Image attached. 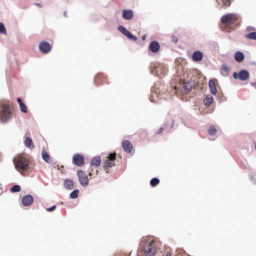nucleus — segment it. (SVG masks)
<instances>
[{"mask_svg": "<svg viewBox=\"0 0 256 256\" xmlns=\"http://www.w3.org/2000/svg\"><path fill=\"white\" fill-rule=\"evenodd\" d=\"M240 16L236 14H227L224 15L220 20V28L224 32H230L235 30L240 25Z\"/></svg>", "mask_w": 256, "mask_h": 256, "instance_id": "f257e3e1", "label": "nucleus"}, {"mask_svg": "<svg viewBox=\"0 0 256 256\" xmlns=\"http://www.w3.org/2000/svg\"><path fill=\"white\" fill-rule=\"evenodd\" d=\"M158 244V242L154 240H152L150 242H145L142 248H140L138 251V256H154L157 250Z\"/></svg>", "mask_w": 256, "mask_h": 256, "instance_id": "f03ea898", "label": "nucleus"}, {"mask_svg": "<svg viewBox=\"0 0 256 256\" xmlns=\"http://www.w3.org/2000/svg\"><path fill=\"white\" fill-rule=\"evenodd\" d=\"M16 168L18 171H25L28 169L30 160L25 156L18 154L14 158Z\"/></svg>", "mask_w": 256, "mask_h": 256, "instance_id": "7ed1b4c3", "label": "nucleus"}, {"mask_svg": "<svg viewBox=\"0 0 256 256\" xmlns=\"http://www.w3.org/2000/svg\"><path fill=\"white\" fill-rule=\"evenodd\" d=\"M2 114L0 118L1 120L6 122L12 116V109L10 105L4 104L2 105Z\"/></svg>", "mask_w": 256, "mask_h": 256, "instance_id": "20e7f679", "label": "nucleus"}, {"mask_svg": "<svg viewBox=\"0 0 256 256\" xmlns=\"http://www.w3.org/2000/svg\"><path fill=\"white\" fill-rule=\"evenodd\" d=\"M116 154L112 152L109 154L107 158L104 162V170H106L109 168L112 167L115 164Z\"/></svg>", "mask_w": 256, "mask_h": 256, "instance_id": "39448f33", "label": "nucleus"}, {"mask_svg": "<svg viewBox=\"0 0 256 256\" xmlns=\"http://www.w3.org/2000/svg\"><path fill=\"white\" fill-rule=\"evenodd\" d=\"M77 176L79 182L82 186L86 187L88 184L89 180L84 171L78 170Z\"/></svg>", "mask_w": 256, "mask_h": 256, "instance_id": "423d86ee", "label": "nucleus"}, {"mask_svg": "<svg viewBox=\"0 0 256 256\" xmlns=\"http://www.w3.org/2000/svg\"><path fill=\"white\" fill-rule=\"evenodd\" d=\"M174 88L178 90V91H180L181 93L184 94L190 91L192 89V86L188 82H183L182 83L179 84L178 86H174Z\"/></svg>", "mask_w": 256, "mask_h": 256, "instance_id": "0eeeda50", "label": "nucleus"}, {"mask_svg": "<svg viewBox=\"0 0 256 256\" xmlns=\"http://www.w3.org/2000/svg\"><path fill=\"white\" fill-rule=\"evenodd\" d=\"M72 162L78 166H82L84 164V157L82 154H76L73 156Z\"/></svg>", "mask_w": 256, "mask_h": 256, "instance_id": "6e6552de", "label": "nucleus"}, {"mask_svg": "<svg viewBox=\"0 0 256 256\" xmlns=\"http://www.w3.org/2000/svg\"><path fill=\"white\" fill-rule=\"evenodd\" d=\"M39 48L44 54L48 53L51 50L50 44L46 41L42 42L40 44Z\"/></svg>", "mask_w": 256, "mask_h": 256, "instance_id": "1a4fd4ad", "label": "nucleus"}, {"mask_svg": "<svg viewBox=\"0 0 256 256\" xmlns=\"http://www.w3.org/2000/svg\"><path fill=\"white\" fill-rule=\"evenodd\" d=\"M106 81V77L103 74H98L94 78V82L96 86L104 84Z\"/></svg>", "mask_w": 256, "mask_h": 256, "instance_id": "9d476101", "label": "nucleus"}, {"mask_svg": "<svg viewBox=\"0 0 256 256\" xmlns=\"http://www.w3.org/2000/svg\"><path fill=\"white\" fill-rule=\"evenodd\" d=\"M122 148L126 152L130 153L133 150V146L132 143L128 140H125L122 142Z\"/></svg>", "mask_w": 256, "mask_h": 256, "instance_id": "9b49d317", "label": "nucleus"}, {"mask_svg": "<svg viewBox=\"0 0 256 256\" xmlns=\"http://www.w3.org/2000/svg\"><path fill=\"white\" fill-rule=\"evenodd\" d=\"M22 201L24 206H30L34 201L33 197L31 195L25 196L22 198Z\"/></svg>", "mask_w": 256, "mask_h": 256, "instance_id": "f8f14e48", "label": "nucleus"}, {"mask_svg": "<svg viewBox=\"0 0 256 256\" xmlns=\"http://www.w3.org/2000/svg\"><path fill=\"white\" fill-rule=\"evenodd\" d=\"M149 48L152 52L156 53L159 51L160 45L158 42L154 40L150 44Z\"/></svg>", "mask_w": 256, "mask_h": 256, "instance_id": "ddd939ff", "label": "nucleus"}, {"mask_svg": "<svg viewBox=\"0 0 256 256\" xmlns=\"http://www.w3.org/2000/svg\"><path fill=\"white\" fill-rule=\"evenodd\" d=\"M101 163V158L100 156H97L94 157L90 162V166L92 170H94L93 167L96 166L98 167Z\"/></svg>", "mask_w": 256, "mask_h": 256, "instance_id": "4468645a", "label": "nucleus"}, {"mask_svg": "<svg viewBox=\"0 0 256 256\" xmlns=\"http://www.w3.org/2000/svg\"><path fill=\"white\" fill-rule=\"evenodd\" d=\"M249 76V72L246 70H242L238 73V78L242 81L247 80Z\"/></svg>", "mask_w": 256, "mask_h": 256, "instance_id": "2eb2a0df", "label": "nucleus"}, {"mask_svg": "<svg viewBox=\"0 0 256 256\" xmlns=\"http://www.w3.org/2000/svg\"><path fill=\"white\" fill-rule=\"evenodd\" d=\"M166 72V69L162 65L156 67V72L160 76H164Z\"/></svg>", "mask_w": 256, "mask_h": 256, "instance_id": "dca6fc26", "label": "nucleus"}, {"mask_svg": "<svg viewBox=\"0 0 256 256\" xmlns=\"http://www.w3.org/2000/svg\"><path fill=\"white\" fill-rule=\"evenodd\" d=\"M203 58V54L200 51L194 52L192 56V59L194 62H199Z\"/></svg>", "mask_w": 256, "mask_h": 256, "instance_id": "f3484780", "label": "nucleus"}, {"mask_svg": "<svg viewBox=\"0 0 256 256\" xmlns=\"http://www.w3.org/2000/svg\"><path fill=\"white\" fill-rule=\"evenodd\" d=\"M162 95L158 94L156 91H152L151 94L150 100L152 102H157L158 100L162 98Z\"/></svg>", "mask_w": 256, "mask_h": 256, "instance_id": "a211bd4d", "label": "nucleus"}, {"mask_svg": "<svg viewBox=\"0 0 256 256\" xmlns=\"http://www.w3.org/2000/svg\"><path fill=\"white\" fill-rule=\"evenodd\" d=\"M122 17L126 20H130L133 17V12L132 10H122Z\"/></svg>", "mask_w": 256, "mask_h": 256, "instance_id": "6ab92c4d", "label": "nucleus"}, {"mask_svg": "<svg viewBox=\"0 0 256 256\" xmlns=\"http://www.w3.org/2000/svg\"><path fill=\"white\" fill-rule=\"evenodd\" d=\"M93 168L94 170H92V168L91 166H90V170L88 171V175L90 178H96L98 172V167L94 166Z\"/></svg>", "mask_w": 256, "mask_h": 256, "instance_id": "aec40b11", "label": "nucleus"}, {"mask_svg": "<svg viewBox=\"0 0 256 256\" xmlns=\"http://www.w3.org/2000/svg\"><path fill=\"white\" fill-rule=\"evenodd\" d=\"M209 86L210 89L211 93L214 95H216L217 93V89L215 82L213 80H210L209 81Z\"/></svg>", "mask_w": 256, "mask_h": 256, "instance_id": "412c9836", "label": "nucleus"}, {"mask_svg": "<svg viewBox=\"0 0 256 256\" xmlns=\"http://www.w3.org/2000/svg\"><path fill=\"white\" fill-rule=\"evenodd\" d=\"M25 146L30 149H32L34 146L33 144L32 138L30 137H26L24 140Z\"/></svg>", "mask_w": 256, "mask_h": 256, "instance_id": "4be33fe9", "label": "nucleus"}, {"mask_svg": "<svg viewBox=\"0 0 256 256\" xmlns=\"http://www.w3.org/2000/svg\"><path fill=\"white\" fill-rule=\"evenodd\" d=\"M244 54L240 52H236L234 54L235 60L238 62H242L244 60Z\"/></svg>", "mask_w": 256, "mask_h": 256, "instance_id": "5701e85b", "label": "nucleus"}, {"mask_svg": "<svg viewBox=\"0 0 256 256\" xmlns=\"http://www.w3.org/2000/svg\"><path fill=\"white\" fill-rule=\"evenodd\" d=\"M42 159L48 163H51L52 160L46 151L43 150L42 152Z\"/></svg>", "mask_w": 256, "mask_h": 256, "instance_id": "b1692460", "label": "nucleus"}, {"mask_svg": "<svg viewBox=\"0 0 256 256\" xmlns=\"http://www.w3.org/2000/svg\"><path fill=\"white\" fill-rule=\"evenodd\" d=\"M230 71V68L228 66H227L226 64H222L221 70H220V73L221 74L224 76H226L228 74V72Z\"/></svg>", "mask_w": 256, "mask_h": 256, "instance_id": "393cba45", "label": "nucleus"}, {"mask_svg": "<svg viewBox=\"0 0 256 256\" xmlns=\"http://www.w3.org/2000/svg\"><path fill=\"white\" fill-rule=\"evenodd\" d=\"M64 186L66 189L68 190H72L74 187V184L72 180L69 179L65 180L64 182Z\"/></svg>", "mask_w": 256, "mask_h": 256, "instance_id": "a878e982", "label": "nucleus"}, {"mask_svg": "<svg viewBox=\"0 0 256 256\" xmlns=\"http://www.w3.org/2000/svg\"><path fill=\"white\" fill-rule=\"evenodd\" d=\"M246 38L248 40H256V32H250L246 35Z\"/></svg>", "mask_w": 256, "mask_h": 256, "instance_id": "bb28decb", "label": "nucleus"}, {"mask_svg": "<svg viewBox=\"0 0 256 256\" xmlns=\"http://www.w3.org/2000/svg\"><path fill=\"white\" fill-rule=\"evenodd\" d=\"M213 98L210 96H207L204 100V103L206 106H210L211 104L213 102Z\"/></svg>", "mask_w": 256, "mask_h": 256, "instance_id": "cd10ccee", "label": "nucleus"}, {"mask_svg": "<svg viewBox=\"0 0 256 256\" xmlns=\"http://www.w3.org/2000/svg\"><path fill=\"white\" fill-rule=\"evenodd\" d=\"M21 190V188L18 185H14L10 188V192H19Z\"/></svg>", "mask_w": 256, "mask_h": 256, "instance_id": "c85d7f7f", "label": "nucleus"}, {"mask_svg": "<svg viewBox=\"0 0 256 256\" xmlns=\"http://www.w3.org/2000/svg\"><path fill=\"white\" fill-rule=\"evenodd\" d=\"M160 182V180L156 178H153L151 180L150 184L152 186H156Z\"/></svg>", "mask_w": 256, "mask_h": 256, "instance_id": "c756f323", "label": "nucleus"}, {"mask_svg": "<svg viewBox=\"0 0 256 256\" xmlns=\"http://www.w3.org/2000/svg\"><path fill=\"white\" fill-rule=\"evenodd\" d=\"M79 190H74L70 194V198H77L78 195Z\"/></svg>", "mask_w": 256, "mask_h": 256, "instance_id": "7c9ffc66", "label": "nucleus"}, {"mask_svg": "<svg viewBox=\"0 0 256 256\" xmlns=\"http://www.w3.org/2000/svg\"><path fill=\"white\" fill-rule=\"evenodd\" d=\"M216 132V130L214 126H210L208 130V133L210 135H214Z\"/></svg>", "mask_w": 256, "mask_h": 256, "instance_id": "2f4dec72", "label": "nucleus"}, {"mask_svg": "<svg viewBox=\"0 0 256 256\" xmlns=\"http://www.w3.org/2000/svg\"><path fill=\"white\" fill-rule=\"evenodd\" d=\"M118 30L125 36L129 32L126 28L123 26H119L118 28Z\"/></svg>", "mask_w": 256, "mask_h": 256, "instance_id": "473e14b6", "label": "nucleus"}, {"mask_svg": "<svg viewBox=\"0 0 256 256\" xmlns=\"http://www.w3.org/2000/svg\"><path fill=\"white\" fill-rule=\"evenodd\" d=\"M20 110L22 112L26 113L28 112L27 107L25 105V104L24 102L20 104Z\"/></svg>", "mask_w": 256, "mask_h": 256, "instance_id": "72a5a7b5", "label": "nucleus"}, {"mask_svg": "<svg viewBox=\"0 0 256 256\" xmlns=\"http://www.w3.org/2000/svg\"><path fill=\"white\" fill-rule=\"evenodd\" d=\"M128 38L130 40H137V37L134 36L130 31L127 33V34L126 35Z\"/></svg>", "mask_w": 256, "mask_h": 256, "instance_id": "f704fd0d", "label": "nucleus"}, {"mask_svg": "<svg viewBox=\"0 0 256 256\" xmlns=\"http://www.w3.org/2000/svg\"><path fill=\"white\" fill-rule=\"evenodd\" d=\"M128 38L130 40H137V37L134 36L130 31L127 33V34L126 35Z\"/></svg>", "mask_w": 256, "mask_h": 256, "instance_id": "c9c22d12", "label": "nucleus"}, {"mask_svg": "<svg viewBox=\"0 0 256 256\" xmlns=\"http://www.w3.org/2000/svg\"><path fill=\"white\" fill-rule=\"evenodd\" d=\"M6 30L4 26V24L0 22V33L4 34L6 33Z\"/></svg>", "mask_w": 256, "mask_h": 256, "instance_id": "e433bc0d", "label": "nucleus"}, {"mask_svg": "<svg viewBox=\"0 0 256 256\" xmlns=\"http://www.w3.org/2000/svg\"><path fill=\"white\" fill-rule=\"evenodd\" d=\"M256 30V28L252 26H248L246 28V30L250 32H254Z\"/></svg>", "mask_w": 256, "mask_h": 256, "instance_id": "4c0bfd02", "label": "nucleus"}, {"mask_svg": "<svg viewBox=\"0 0 256 256\" xmlns=\"http://www.w3.org/2000/svg\"><path fill=\"white\" fill-rule=\"evenodd\" d=\"M172 42H174V44H176L178 42V38L175 36V35H172Z\"/></svg>", "mask_w": 256, "mask_h": 256, "instance_id": "58836bf2", "label": "nucleus"}, {"mask_svg": "<svg viewBox=\"0 0 256 256\" xmlns=\"http://www.w3.org/2000/svg\"><path fill=\"white\" fill-rule=\"evenodd\" d=\"M223 4L226 6H230V0H222Z\"/></svg>", "mask_w": 256, "mask_h": 256, "instance_id": "ea45409f", "label": "nucleus"}, {"mask_svg": "<svg viewBox=\"0 0 256 256\" xmlns=\"http://www.w3.org/2000/svg\"><path fill=\"white\" fill-rule=\"evenodd\" d=\"M56 208V206H53L50 208H46V210L48 212H52V211L54 210Z\"/></svg>", "mask_w": 256, "mask_h": 256, "instance_id": "a19ab883", "label": "nucleus"}, {"mask_svg": "<svg viewBox=\"0 0 256 256\" xmlns=\"http://www.w3.org/2000/svg\"><path fill=\"white\" fill-rule=\"evenodd\" d=\"M233 77L235 79L238 78V74L236 72H234V74H233Z\"/></svg>", "mask_w": 256, "mask_h": 256, "instance_id": "79ce46f5", "label": "nucleus"}, {"mask_svg": "<svg viewBox=\"0 0 256 256\" xmlns=\"http://www.w3.org/2000/svg\"><path fill=\"white\" fill-rule=\"evenodd\" d=\"M17 102L19 103V104H20V103H22V100L20 98H17Z\"/></svg>", "mask_w": 256, "mask_h": 256, "instance_id": "37998d69", "label": "nucleus"}, {"mask_svg": "<svg viewBox=\"0 0 256 256\" xmlns=\"http://www.w3.org/2000/svg\"><path fill=\"white\" fill-rule=\"evenodd\" d=\"M158 130V133L161 132L163 130V128H160Z\"/></svg>", "mask_w": 256, "mask_h": 256, "instance_id": "c03bdc74", "label": "nucleus"}, {"mask_svg": "<svg viewBox=\"0 0 256 256\" xmlns=\"http://www.w3.org/2000/svg\"><path fill=\"white\" fill-rule=\"evenodd\" d=\"M252 85L255 88H256V82L254 83H252Z\"/></svg>", "mask_w": 256, "mask_h": 256, "instance_id": "a18cd8bd", "label": "nucleus"}, {"mask_svg": "<svg viewBox=\"0 0 256 256\" xmlns=\"http://www.w3.org/2000/svg\"><path fill=\"white\" fill-rule=\"evenodd\" d=\"M166 256H171V254L170 252H168Z\"/></svg>", "mask_w": 256, "mask_h": 256, "instance_id": "49530a36", "label": "nucleus"}, {"mask_svg": "<svg viewBox=\"0 0 256 256\" xmlns=\"http://www.w3.org/2000/svg\"><path fill=\"white\" fill-rule=\"evenodd\" d=\"M128 256V255H126V256Z\"/></svg>", "mask_w": 256, "mask_h": 256, "instance_id": "de8ad7c7", "label": "nucleus"}]
</instances>
